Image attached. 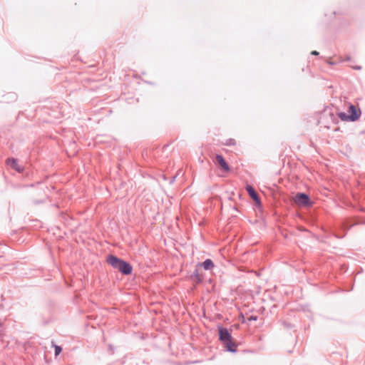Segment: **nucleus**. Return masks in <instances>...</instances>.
<instances>
[{"label": "nucleus", "instance_id": "f257e3e1", "mask_svg": "<svg viewBox=\"0 0 365 365\" xmlns=\"http://www.w3.org/2000/svg\"><path fill=\"white\" fill-rule=\"evenodd\" d=\"M107 261L113 268L124 274H130L133 271L132 266L129 263L113 255L108 256Z\"/></svg>", "mask_w": 365, "mask_h": 365}, {"label": "nucleus", "instance_id": "f03ea898", "mask_svg": "<svg viewBox=\"0 0 365 365\" xmlns=\"http://www.w3.org/2000/svg\"><path fill=\"white\" fill-rule=\"evenodd\" d=\"M219 338L227 351H236L237 344L232 341V337L227 329L220 328L219 329Z\"/></svg>", "mask_w": 365, "mask_h": 365}, {"label": "nucleus", "instance_id": "7ed1b4c3", "mask_svg": "<svg viewBox=\"0 0 365 365\" xmlns=\"http://www.w3.org/2000/svg\"><path fill=\"white\" fill-rule=\"evenodd\" d=\"M348 113L341 112L338 114L339 118L342 120L354 121L359 118L358 110L354 105H350L348 109Z\"/></svg>", "mask_w": 365, "mask_h": 365}, {"label": "nucleus", "instance_id": "20e7f679", "mask_svg": "<svg viewBox=\"0 0 365 365\" xmlns=\"http://www.w3.org/2000/svg\"><path fill=\"white\" fill-rule=\"evenodd\" d=\"M294 201L299 205L308 206L310 205L309 196L304 193H297Z\"/></svg>", "mask_w": 365, "mask_h": 365}, {"label": "nucleus", "instance_id": "39448f33", "mask_svg": "<svg viewBox=\"0 0 365 365\" xmlns=\"http://www.w3.org/2000/svg\"><path fill=\"white\" fill-rule=\"evenodd\" d=\"M6 164L18 173H21L23 171V168L18 164L17 160L14 158L7 159Z\"/></svg>", "mask_w": 365, "mask_h": 365}, {"label": "nucleus", "instance_id": "423d86ee", "mask_svg": "<svg viewBox=\"0 0 365 365\" xmlns=\"http://www.w3.org/2000/svg\"><path fill=\"white\" fill-rule=\"evenodd\" d=\"M246 190L252 200L256 202V204L259 205L260 200L255 189L251 185H247Z\"/></svg>", "mask_w": 365, "mask_h": 365}, {"label": "nucleus", "instance_id": "0eeeda50", "mask_svg": "<svg viewBox=\"0 0 365 365\" xmlns=\"http://www.w3.org/2000/svg\"><path fill=\"white\" fill-rule=\"evenodd\" d=\"M216 162L226 171H230V167L221 155H217L215 157Z\"/></svg>", "mask_w": 365, "mask_h": 365}, {"label": "nucleus", "instance_id": "6e6552de", "mask_svg": "<svg viewBox=\"0 0 365 365\" xmlns=\"http://www.w3.org/2000/svg\"><path fill=\"white\" fill-rule=\"evenodd\" d=\"M202 267L206 270L211 269L214 267V263L211 259H207L203 262Z\"/></svg>", "mask_w": 365, "mask_h": 365}, {"label": "nucleus", "instance_id": "1a4fd4ad", "mask_svg": "<svg viewBox=\"0 0 365 365\" xmlns=\"http://www.w3.org/2000/svg\"><path fill=\"white\" fill-rule=\"evenodd\" d=\"M54 348H55V355L58 356L61 352L62 349L61 346H57V345H54Z\"/></svg>", "mask_w": 365, "mask_h": 365}, {"label": "nucleus", "instance_id": "9d476101", "mask_svg": "<svg viewBox=\"0 0 365 365\" xmlns=\"http://www.w3.org/2000/svg\"><path fill=\"white\" fill-rule=\"evenodd\" d=\"M235 144L236 141L235 139H228L225 143V145H235Z\"/></svg>", "mask_w": 365, "mask_h": 365}, {"label": "nucleus", "instance_id": "9b49d317", "mask_svg": "<svg viewBox=\"0 0 365 365\" xmlns=\"http://www.w3.org/2000/svg\"><path fill=\"white\" fill-rule=\"evenodd\" d=\"M312 53V55H318V53H318L317 51H312V53Z\"/></svg>", "mask_w": 365, "mask_h": 365}, {"label": "nucleus", "instance_id": "f8f14e48", "mask_svg": "<svg viewBox=\"0 0 365 365\" xmlns=\"http://www.w3.org/2000/svg\"><path fill=\"white\" fill-rule=\"evenodd\" d=\"M1 326V324L0 323V327Z\"/></svg>", "mask_w": 365, "mask_h": 365}]
</instances>
